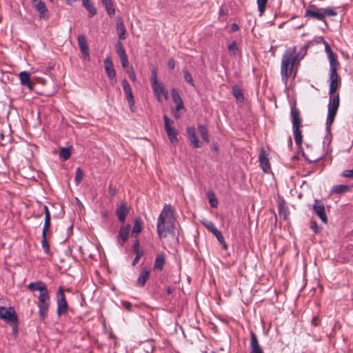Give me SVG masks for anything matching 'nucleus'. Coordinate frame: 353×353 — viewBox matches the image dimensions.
<instances>
[{
  "instance_id": "f257e3e1",
  "label": "nucleus",
  "mask_w": 353,
  "mask_h": 353,
  "mask_svg": "<svg viewBox=\"0 0 353 353\" xmlns=\"http://www.w3.org/2000/svg\"><path fill=\"white\" fill-rule=\"evenodd\" d=\"M337 66L338 65H330V83L329 90L330 100L326 119V125L327 129L328 130L334 121L340 103L339 94L336 92L340 81V78L337 73Z\"/></svg>"
},
{
  "instance_id": "f03ea898",
  "label": "nucleus",
  "mask_w": 353,
  "mask_h": 353,
  "mask_svg": "<svg viewBox=\"0 0 353 353\" xmlns=\"http://www.w3.org/2000/svg\"><path fill=\"white\" fill-rule=\"evenodd\" d=\"M174 212L170 205L163 207L157 221V234L160 239L166 236L168 233H173L175 225Z\"/></svg>"
},
{
  "instance_id": "7ed1b4c3",
  "label": "nucleus",
  "mask_w": 353,
  "mask_h": 353,
  "mask_svg": "<svg viewBox=\"0 0 353 353\" xmlns=\"http://www.w3.org/2000/svg\"><path fill=\"white\" fill-rule=\"evenodd\" d=\"M301 52L296 53V47L294 46L288 48L282 56L281 74L282 79L286 83L288 77L292 75L294 68L299 64V60L302 59L299 57Z\"/></svg>"
},
{
  "instance_id": "20e7f679",
  "label": "nucleus",
  "mask_w": 353,
  "mask_h": 353,
  "mask_svg": "<svg viewBox=\"0 0 353 353\" xmlns=\"http://www.w3.org/2000/svg\"><path fill=\"white\" fill-rule=\"evenodd\" d=\"M345 9V6L320 8L314 5H311L305 10L304 16L309 19L323 21L327 17H334L338 14L342 16L344 14Z\"/></svg>"
},
{
  "instance_id": "39448f33",
  "label": "nucleus",
  "mask_w": 353,
  "mask_h": 353,
  "mask_svg": "<svg viewBox=\"0 0 353 353\" xmlns=\"http://www.w3.org/2000/svg\"><path fill=\"white\" fill-rule=\"evenodd\" d=\"M290 116L292 123V130L294 141L298 146H301L303 141L301 118L300 111L296 108L295 104L291 106Z\"/></svg>"
},
{
  "instance_id": "423d86ee",
  "label": "nucleus",
  "mask_w": 353,
  "mask_h": 353,
  "mask_svg": "<svg viewBox=\"0 0 353 353\" xmlns=\"http://www.w3.org/2000/svg\"><path fill=\"white\" fill-rule=\"evenodd\" d=\"M151 85L153 92L159 102H161V97H164L165 99H168V92L165 90L163 83H159L157 79V73L155 70L152 71Z\"/></svg>"
},
{
  "instance_id": "0eeeda50",
  "label": "nucleus",
  "mask_w": 353,
  "mask_h": 353,
  "mask_svg": "<svg viewBox=\"0 0 353 353\" xmlns=\"http://www.w3.org/2000/svg\"><path fill=\"white\" fill-rule=\"evenodd\" d=\"M50 305V300L48 292L40 294L38 297L37 306L39 308V316L41 321H45L48 316Z\"/></svg>"
},
{
  "instance_id": "6e6552de",
  "label": "nucleus",
  "mask_w": 353,
  "mask_h": 353,
  "mask_svg": "<svg viewBox=\"0 0 353 353\" xmlns=\"http://www.w3.org/2000/svg\"><path fill=\"white\" fill-rule=\"evenodd\" d=\"M201 223L207 228V230L212 232L217 239L219 242L221 244L224 250L228 249V245L225 241L224 237L221 231H219L215 226L214 223L208 219L201 221Z\"/></svg>"
},
{
  "instance_id": "1a4fd4ad",
  "label": "nucleus",
  "mask_w": 353,
  "mask_h": 353,
  "mask_svg": "<svg viewBox=\"0 0 353 353\" xmlns=\"http://www.w3.org/2000/svg\"><path fill=\"white\" fill-rule=\"evenodd\" d=\"M57 314L59 316L67 314L68 305L62 287H59L57 293Z\"/></svg>"
},
{
  "instance_id": "9d476101",
  "label": "nucleus",
  "mask_w": 353,
  "mask_h": 353,
  "mask_svg": "<svg viewBox=\"0 0 353 353\" xmlns=\"http://www.w3.org/2000/svg\"><path fill=\"white\" fill-rule=\"evenodd\" d=\"M165 130L167 133L168 137L172 144L178 143L177 134L178 131L171 126L173 121L171 120L167 115H163Z\"/></svg>"
},
{
  "instance_id": "9b49d317",
  "label": "nucleus",
  "mask_w": 353,
  "mask_h": 353,
  "mask_svg": "<svg viewBox=\"0 0 353 353\" xmlns=\"http://www.w3.org/2000/svg\"><path fill=\"white\" fill-rule=\"evenodd\" d=\"M122 85L130 109L132 112H134L136 107L134 105V99L130 85L125 79H123Z\"/></svg>"
},
{
  "instance_id": "f8f14e48",
  "label": "nucleus",
  "mask_w": 353,
  "mask_h": 353,
  "mask_svg": "<svg viewBox=\"0 0 353 353\" xmlns=\"http://www.w3.org/2000/svg\"><path fill=\"white\" fill-rule=\"evenodd\" d=\"M17 318V315L13 307L0 306V319L6 322L10 323L12 321H15Z\"/></svg>"
},
{
  "instance_id": "ddd939ff",
  "label": "nucleus",
  "mask_w": 353,
  "mask_h": 353,
  "mask_svg": "<svg viewBox=\"0 0 353 353\" xmlns=\"http://www.w3.org/2000/svg\"><path fill=\"white\" fill-rule=\"evenodd\" d=\"M314 212L319 217V219L325 223H327V218L325 212V206L321 201L315 200L313 205Z\"/></svg>"
},
{
  "instance_id": "4468645a",
  "label": "nucleus",
  "mask_w": 353,
  "mask_h": 353,
  "mask_svg": "<svg viewBox=\"0 0 353 353\" xmlns=\"http://www.w3.org/2000/svg\"><path fill=\"white\" fill-rule=\"evenodd\" d=\"M259 161L260 166L263 172L266 173L270 172L271 170V166L269 161L268 153L266 152L263 148L261 149Z\"/></svg>"
},
{
  "instance_id": "2eb2a0df",
  "label": "nucleus",
  "mask_w": 353,
  "mask_h": 353,
  "mask_svg": "<svg viewBox=\"0 0 353 353\" xmlns=\"http://www.w3.org/2000/svg\"><path fill=\"white\" fill-rule=\"evenodd\" d=\"M130 225L128 224L126 225L121 226L119 230L117 240L118 243L123 246L125 242L128 241L130 230Z\"/></svg>"
},
{
  "instance_id": "dca6fc26",
  "label": "nucleus",
  "mask_w": 353,
  "mask_h": 353,
  "mask_svg": "<svg viewBox=\"0 0 353 353\" xmlns=\"http://www.w3.org/2000/svg\"><path fill=\"white\" fill-rule=\"evenodd\" d=\"M105 72L111 81L116 82V72L110 57H107L104 60Z\"/></svg>"
},
{
  "instance_id": "f3484780",
  "label": "nucleus",
  "mask_w": 353,
  "mask_h": 353,
  "mask_svg": "<svg viewBox=\"0 0 353 353\" xmlns=\"http://www.w3.org/2000/svg\"><path fill=\"white\" fill-rule=\"evenodd\" d=\"M34 7L39 13V17L41 19H48V10L45 3L41 0H32Z\"/></svg>"
},
{
  "instance_id": "a211bd4d",
  "label": "nucleus",
  "mask_w": 353,
  "mask_h": 353,
  "mask_svg": "<svg viewBox=\"0 0 353 353\" xmlns=\"http://www.w3.org/2000/svg\"><path fill=\"white\" fill-rule=\"evenodd\" d=\"M78 44L81 52L84 57V59L90 60V53L85 37L83 34L79 35L77 37Z\"/></svg>"
},
{
  "instance_id": "6ab92c4d",
  "label": "nucleus",
  "mask_w": 353,
  "mask_h": 353,
  "mask_svg": "<svg viewBox=\"0 0 353 353\" xmlns=\"http://www.w3.org/2000/svg\"><path fill=\"white\" fill-rule=\"evenodd\" d=\"M20 83L22 85L28 87L30 90L34 89V83L30 79V73L26 71L21 72L19 74Z\"/></svg>"
},
{
  "instance_id": "aec40b11",
  "label": "nucleus",
  "mask_w": 353,
  "mask_h": 353,
  "mask_svg": "<svg viewBox=\"0 0 353 353\" xmlns=\"http://www.w3.org/2000/svg\"><path fill=\"white\" fill-rule=\"evenodd\" d=\"M250 353H263L257 336L253 331L250 332Z\"/></svg>"
},
{
  "instance_id": "412c9836",
  "label": "nucleus",
  "mask_w": 353,
  "mask_h": 353,
  "mask_svg": "<svg viewBox=\"0 0 353 353\" xmlns=\"http://www.w3.org/2000/svg\"><path fill=\"white\" fill-rule=\"evenodd\" d=\"M165 264V255L164 253L161 252L157 255L154 266L153 270L157 272H161L163 270V267Z\"/></svg>"
},
{
  "instance_id": "4be33fe9",
  "label": "nucleus",
  "mask_w": 353,
  "mask_h": 353,
  "mask_svg": "<svg viewBox=\"0 0 353 353\" xmlns=\"http://www.w3.org/2000/svg\"><path fill=\"white\" fill-rule=\"evenodd\" d=\"M187 133L188 134L190 141L192 143V146L194 148H201V145L198 139V137H196L195 128L194 127H188L187 128Z\"/></svg>"
},
{
  "instance_id": "5701e85b",
  "label": "nucleus",
  "mask_w": 353,
  "mask_h": 353,
  "mask_svg": "<svg viewBox=\"0 0 353 353\" xmlns=\"http://www.w3.org/2000/svg\"><path fill=\"white\" fill-rule=\"evenodd\" d=\"M28 288L32 292L39 291L40 294L48 292L46 285L41 281L30 283L28 284Z\"/></svg>"
},
{
  "instance_id": "b1692460",
  "label": "nucleus",
  "mask_w": 353,
  "mask_h": 353,
  "mask_svg": "<svg viewBox=\"0 0 353 353\" xmlns=\"http://www.w3.org/2000/svg\"><path fill=\"white\" fill-rule=\"evenodd\" d=\"M150 275V269L148 268H143L137 279V284L140 287H143L145 285Z\"/></svg>"
},
{
  "instance_id": "393cba45",
  "label": "nucleus",
  "mask_w": 353,
  "mask_h": 353,
  "mask_svg": "<svg viewBox=\"0 0 353 353\" xmlns=\"http://www.w3.org/2000/svg\"><path fill=\"white\" fill-rule=\"evenodd\" d=\"M129 210L125 203H122L121 205L117 208L116 214L121 223H123L125 221V218Z\"/></svg>"
},
{
  "instance_id": "a878e982",
  "label": "nucleus",
  "mask_w": 353,
  "mask_h": 353,
  "mask_svg": "<svg viewBox=\"0 0 353 353\" xmlns=\"http://www.w3.org/2000/svg\"><path fill=\"white\" fill-rule=\"evenodd\" d=\"M142 230V221L140 217H137L134 219V225L132 228V235L137 237Z\"/></svg>"
},
{
  "instance_id": "bb28decb",
  "label": "nucleus",
  "mask_w": 353,
  "mask_h": 353,
  "mask_svg": "<svg viewBox=\"0 0 353 353\" xmlns=\"http://www.w3.org/2000/svg\"><path fill=\"white\" fill-rule=\"evenodd\" d=\"M325 51L327 54L330 65H339V62L329 44H325Z\"/></svg>"
},
{
  "instance_id": "cd10ccee",
  "label": "nucleus",
  "mask_w": 353,
  "mask_h": 353,
  "mask_svg": "<svg viewBox=\"0 0 353 353\" xmlns=\"http://www.w3.org/2000/svg\"><path fill=\"white\" fill-rule=\"evenodd\" d=\"M83 7L89 12L90 17H93L97 13V10L90 0H81Z\"/></svg>"
},
{
  "instance_id": "c85d7f7f",
  "label": "nucleus",
  "mask_w": 353,
  "mask_h": 353,
  "mask_svg": "<svg viewBox=\"0 0 353 353\" xmlns=\"http://www.w3.org/2000/svg\"><path fill=\"white\" fill-rule=\"evenodd\" d=\"M350 190V187L349 185H334L332 188L331 193L341 194L348 192Z\"/></svg>"
},
{
  "instance_id": "c756f323",
  "label": "nucleus",
  "mask_w": 353,
  "mask_h": 353,
  "mask_svg": "<svg viewBox=\"0 0 353 353\" xmlns=\"http://www.w3.org/2000/svg\"><path fill=\"white\" fill-rule=\"evenodd\" d=\"M232 94L238 102L243 103L244 101V95L238 85L232 87Z\"/></svg>"
},
{
  "instance_id": "7c9ffc66",
  "label": "nucleus",
  "mask_w": 353,
  "mask_h": 353,
  "mask_svg": "<svg viewBox=\"0 0 353 353\" xmlns=\"http://www.w3.org/2000/svg\"><path fill=\"white\" fill-rule=\"evenodd\" d=\"M102 3L108 15L112 16L114 14L115 10L112 0H102Z\"/></svg>"
},
{
  "instance_id": "2f4dec72",
  "label": "nucleus",
  "mask_w": 353,
  "mask_h": 353,
  "mask_svg": "<svg viewBox=\"0 0 353 353\" xmlns=\"http://www.w3.org/2000/svg\"><path fill=\"white\" fill-rule=\"evenodd\" d=\"M198 130L202 137V139L207 143L210 142V137L208 134V130L205 125H198Z\"/></svg>"
},
{
  "instance_id": "473e14b6",
  "label": "nucleus",
  "mask_w": 353,
  "mask_h": 353,
  "mask_svg": "<svg viewBox=\"0 0 353 353\" xmlns=\"http://www.w3.org/2000/svg\"><path fill=\"white\" fill-rule=\"evenodd\" d=\"M117 30L119 39L123 40L126 38V30L124 23H117Z\"/></svg>"
},
{
  "instance_id": "72a5a7b5",
  "label": "nucleus",
  "mask_w": 353,
  "mask_h": 353,
  "mask_svg": "<svg viewBox=\"0 0 353 353\" xmlns=\"http://www.w3.org/2000/svg\"><path fill=\"white\" fill-rule=\"evenodd\" d=\"M47 233L48 232H42L41 246H42L43 249L44 250V252L46 254H50V249L49 243L47 241Z\"/></svg>"
},
{
  "instance_id": "f704fd0d",
  "label": "nucleus",
  "mask_w": 353,
  "mask_h": 353,
  "mask_svg": "<svg viewBox=\"0 0 353 353\" xmlns=\"http://www.w3.org/2000/svg\"><path fill=\"white\" fill-rule=\"evenodd\" d=\"M70 155L71 153L69 148H62L59 152V159L63 161H65L70 157Z\"/></svg>"
},
{
  "instance_id": "c9c22d12",
  "label": "nucleus",
  "mask_w": 353,
  "mask_h": 353,
  "mask_svg": "<svg viewBox=\"0 0 353 353\" xmlns=\"http://www.w3.org/2000/svg\"><path fill=\"white\" fill-rule=\"evenodd\" d=\"M208 199L212 208H216L218 206V200L212 191H209Z\"/></svg>"
},
{
  "instance_id": "e433bc0d",
  "label": "nucleus",
  "mask_w": 353,
  "mask_h": 353,
  "mask_svg": "<svg viewBox=\"0 0 353 353\" xmlns=\"http://www.w3.org/2000/svg\"><path fill=\"white\" fill-rule=\"evenodd\" d=\"M116 48L117 50V54L119 57V58L127 56V54L125 52V50L121 41H118L116 44Z\"/></svg>"
},
{
  "instance_id": "4c0bfd02",
  "label": "nucleus",
  "mask_w": 353,
  "mask_h": 353,
  "mask_svg": "<svg viewBox=\"0 0 353 353\" xmlns=\"http://www.w3.org/2000/svg\"><path fill=\"white\" fill-rule=\"evenodd\" d=\"M50 219H51L50 214L48 213V214L45 215L44 225H43L42 232H48V230L50 228V225H51Z\"/></svg>"
},
{
  "instance_id": "58836bf2",
  "label": "nucleus",
  "mask_w": 353,
  "mask_h": 353,
  "mask_svg": "<svg viewBox=\"0 0 353 353\" xmlns=\"http://www.w3.org/2000/svg\"><path fill=\"white\" fill-rule=\"evenodd\" d=\"M183 78H184L185 81L186 82H188V83H190L193 87H195V84H194L193 78H192L190 72H188V70H183Z\"/></svg>"
},
{
  "instance_id": "ea45409f",
  "label": "nucleus",
  "mask_w": 353,
  "mask_h": 353,
  "mask_svg": "<svg viewBox=\"0 0 353 353\" xmlns=\"http://www.w3.org/2000/svg\"><path fill=\"white\" fill-rule=\"evenodd\" d=\"M84 176V172L81 168H77L75 172V182L78 185L79 184Z\"/></svg>"
},
{
  "instance_id": "a19ab883",
  "label": "nucleus",
  "mask_w": 353,
  "mask_h": 353,
  "mask_svg": "<svg viewBox=\"0 0 353 353\" xmlns=\"http://www.w3.org/2000/svg\"><path fill=\"white\" fill-rule=\"evenodd\" d=\"M228 51L230 54L232 55H236L239 52V48L237 46V44L236 41H232L229 46H228Z\"/></svg>"
},
{
  "instance_id": "79ce46f5",
  "label": "nucleus",
  "mask_w": 353,
  "mask_h": 353,
  "mask_svg": "<svg viewBox=\"0 0 353 353\" xmlns=\"http://www.w3.org/2000/svg\"><path fill=\"white\" fill-rule=\"evenodd\" d=\"M268 0H257L258 10L261 15L266 8V5Z\"/></svg>"
},
{
  "instance_id": "37998d69",
  "label": "nucleus",
  "mask_w": 353,
  "mask_h": 353,
  "mask_svg": "<svg viewBox=\"0 0 353 353\" xmlns=\"http://www.w3.org/2000/svg\"><path fill=\"white\" fill-rule=\"evenodd\" d=\"M10 326L12 327L13 334L17 336L19 333L18 330V318L15 319V321H12L10 323Z\"/></svg>"
},
{
  "instance_id": "c03bdc74",
  "label": "nucleus",
  "mask_w": 353,
  "mask_h": 353,
  "mask_svg": "<svg viewBox=\"0 0 353 353\" xmlns=\"http://www.w3.org/2000/svg\"><path fill=\"white\" fill-rule=\"evenodd\" d=\"M172 97L173 101L175 103L182 101V99H181L180 94H179L177 90L174 88H173L172 90Z\"/></svg>"
},
{
  "instance_id": "a18cd8bd",
  "label": "nucleus",
  "mask_w": 353,
  "mask_h": 353,
  "mask_svg": "<svg viewBox=\"0 0 353 353\" xmlns=\"http://www.w3.org/2000/svg\"><path fill=\"white\" fill-rule=\"evenodd\" d=\"M117 193V189L116 187H114L112 184H110L108 186V194L110 197H114Z\"/></svg>"
},
{
  "instance_id": "49530a36",
  "label": "nucleus",
  "mask_w": 353,
  "mask_h": 353,
  "mask_svg": "<svg viewBox=\"0 0 353 353\" xmlns=\"http://www.w3.org/2000/svg\"><path fill=\"white\" fill-rule=\"evenodd\" d=\"M310 228L316 233L318 234L321 231V228L318 226L317 223L314 221H310Z\"/></svg>"
},
{
  "instance_id": "de8ad7c7",
  "label": "nucleus",
  "mask_w": 353,
  "mask_h": 353,
  "mask_svg": "<svg viewBox=\"0 0 353 353\" xmlns=\"http://www.w3.org/2000/svg\"><path fill=\"white\" fill-rule=\"evenodd\" d=\"M126 72L129 74V78L134 82L137 81L136 74L132 68L127 69Z\"/></svg>"
},
{
  "instance_id": "09e8293b",
  "label": "nucleus",
  "mask_w": 353,
  "mask_h": 353,
  "mask_svg": "<svg viewBox=\"0 0 353 353\" xmlns=\"http://www.w3.org/2000/svg\"><path fill=\"white\" fill-rule=\"evenodd\" d=\"M343 177L353 179V170H347L343 172L341 174Z\"/></svg>"
},
{
  "instance_id": "8fccbe9b",
  "label": "nucleus",
  "mask_w": 353,
  "mask_h": 353,
  "mask_svg": "<svg viewBox=\"0 0 353 353\" xmlns=\"http://www.w3.org/2000/svg\"><path fill=\"white\" fill-rule=\"evenodd\" d=\"M120 59H121L122 67L123 68H127L128 66V64H129L128 56H125V57H121Z\"/></svg>"
},
{
  "instance_id": "3c124183",
  "label": "nucleus",
  "mask_w": 353,
  "mask_h": 353,
  "mask_svg": "<svg viewBox=\"0 0 353 353\" xmlns=\"http://www.w3.org/2000/svg\"><path fill=\"white\" fill-rule=\"evenodd\" d=\"M132 249L133 252L140 250V244L139 240H136L134 243Z\"/></svg>"
},
{
  "instance_id": "603ef678",
  "label": "nucleus",
  "mask_w": 353,
  "mask_h": 353,
  "mask_svg": "<svg viewBox=\"0 0 353 353\" xmlns=\"http://www.w3.org/2000/svg\"><path fill=\"white\" fill-rule=\"evenodd\" d=\"M168 65L170 69H174L175 67V61L173 59H170L168 61Z\"/></svg>"
},
{
  "instance_id": "864d4df0",
  "label": "nucleus",
  "mask_w": 353,
  "mask_h": 353,
  "mask_svg": "<svg viewBox=\"0 0 353 353\" xmlns=\"http://www.w3.org/2000/svg\"><path fill=\"white\" fill-rule=\"evenodd\" d=\"M320 320L318 316L313 317L312 320V325L314 326H318L319 325Z\"/></svg>"
},
{
  "instance_id": "5fc2aeb1",
  "label": "nucleus",
  "mask_w": 353,
  "mask_h": 353,
  "mask_svg": "<svg viewBox=\"0 0 353 353\" xmlns=\"http://www.w3.org/2000/svg\"><path fill=\"white\" fill-rule=\"evenodd\" d=\"M303 156L304 157V158H305V161H308V162H310V163H314V162H316V161H319L320 159H321V157H318V158H316V159H308V158L305 156V154L304 153H303Z\"/></svg>"
},
{
  "instance_id": "6e6d98bb",
  "label": "nucleus",
  "mask_w": 353,
  "mask_h": 353,
  "mask_svg": "<svg viewBox=\"0 0 353 353\" xmlns=\"http://www.w3.org/2000/svg\"><path fill=\"white\" fill-rule=\"evenodd\" d=\"M122 305H123V306L125 309H127L128 311H130V308H131V307H132V303H130V302H127V301H123V302H122Z\"/></svg>"
},
{
  "instance_id": "4d7b16f0",
  "label": "nucleus",
  "mask_w": 353,
  "mask_h": 353,
  "mask_svg": "<svg viewBox=\"0 0 353 353\" xmlns=\"http://www.w3.org/2000/svg\"><path fill=\"white\" fill-rule=\"evenodd\" d=\"M176 104V109L175 110L176 111H179V110L183 108V101H181V102H178Z\"/></svg>"
},
{
  "instance_id": "13d9d810",
  "label": "nucleus",
  "mask_w": 353,
  "mask_h": 353,
  "mask_svg": "<svg viewBox=\"0 0 353 353\" xmlns=\"http://www.w3.org/2000/svg\"><path fill=\"white\" fill-rule=\"evenodd\" d=\"M136 254V256L135 257H138L139 259H141V257L143 256V252L142 250H138V251H134V252Z\"/></svg>"
},
{
  "instance_id": "bf43d9fd",
  "label": "nucleus",
  "mask_w": 353,
  "mask_h": 353,
  "mask_svg": "<svg viewBox=\"0 0 353 353\" xmlns=\"http://www.w3.org/2000/svg\"><path fill=\"white\" fill-rule=\"evenodd\" d=\"M239 29L237 23H232V26L231 27V32H236Z\"/></svg>"
},
{
  "instance_id": "052dcab7",
  "label": "nucleus",
  "mask_w": 353,
  "mask_h": 353,
  "mask_svg": "<svg viewBox=\"0 0 353 353\" xmlns=\"http://www.w3.org/2000/svg\"><path fill=\"white\" fill-rule=\"evenodd\" d=\"M139 260H140V259H139V258H138V257H135V258L134 259L133 261H132V265H133V266L136 265L138 263V262L139 261Z\"/></svg>"
},
{
  "instance_id": "680f3d73",
  "label": "nucleus",
  "mask_w": 353,
  "mask_h": 353,
  "mask_svg": "<svg viewBox=\"0 0 353 353\" xmlns=\"http://www.w3.org/2000/svg\"><path fill=\"white\" fill-rule=\"evenodd\" d=\"M43 209H44V214H45V215L48 214V213L50 214V212L49 211V209H48L47 205H44Z\"/></svg>"
},
{
  "instance_id": "e2e57ef3",
  "label": "nucleus",
  "mask_w": 353,
  "mask_h": 353,
  "mask_svg": "<svg viewBox=\"0 0 353 353\" xmlns=\"http://www.w3.org/2000/svg\"><path fill=\"white\" fill-rule=\"evenodd\" d=\"M172 291L173 290H172L171 287H168L166 288V292H167L168 294H171L172 293Z\"/></svg>"
},
{
  "instance_id": "0e129e2a",
  "label": "nucleus",
  "mask_w": 353,
  "mask_h": 353,
  "mask_svg": "<svg viewBox=\"0 0 353 353\" xmlns=\"http://www.w3.org/2000/svg\"><path fill=\"white\" fill-rule=\"evenodd\" d=\"M178 111H176V110H174V116L176 119H179L180 117V115L179 114H178L177 112Z\"/></svg>"
},
{
  "instance_id": "69168bd1",
  "label": "nucleus",
  "mask_w": 353,
  "mask_h": 353,
  "mask_svg": "<svg viewBox=\"0 0 353 353\" xmlns=\"http://www.w3.org/2000/svg\"><path fill=\"white\" fill-rule=\"evenodd\" d=\"M68 3L71 5L72 3L75 2L77 0H66Z\"/></svg>"
},
{
  "instance_id": "338daca9",
  "label": "nucleus",
  "mask_w": 353,
  "mask_h": 353,
  "mask_svg": "<svg viewBox=\"0 0 353 353\" xmlns=\"http://www.w3.org/2000/svg\"><path fill=\"white\" fill-rule=\"evenodd\" d=\"M302 50L303 51V55H304L306 52V47H304L303 48H302Z\"/></svg>"
},
{
  "instance_id": "774afa93",
  "label": "nucleus",
  "mask_w": 353,
  "mask_h": 353,
  "mask_svg": "<svg viewBox=\"0 0 353 353\" xmlns=\"http://www.w3.org/2000/svg\"><path fill=\"white\" fill-rule=\"evenodd\" d=\"M283 27V24L281 23L280 26H279V28H281Z\"/></svg>"
}]
</instances>
